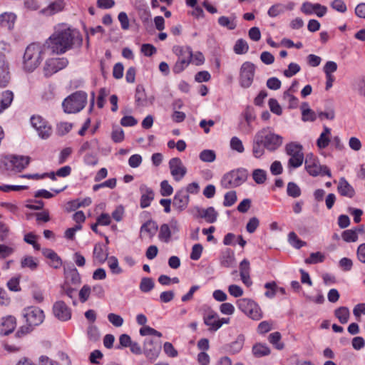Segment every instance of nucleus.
<instances>
[{
    "label": "nucleus",
    "instance_id": "f257e3e1",
    "mask_svg": "<svg viewBox=\"0 0 365 365\" xmlns=\"http://www.w3.org/2000/svg\"><path fill=\"white\" fill-rule=\"evenodd\" d=\"M80 33L76 29H65L55 32L45 42L48 49L53 53H63L70 49L73 44L81 41Z\"/></svg>",
    "mask_w": 365,
    "mask_h": 365
},
{
    "label": "nucleus",
    "instance_id": "f03ea898",
    "mask_svg": "<svg viewBox=\"0 0 365 365\" xmlns=\"http://www.w3.org/2000/svg\"><path fill=\"white\" fill-rule=\"evenodd\" d=\"M48 50V45L45 43L29 44L23 56L22 69L27 73L33 72L41 64Z\"/></svg>",
    "mask_w": 365,
    "mask_h": 365
},
{
    "label": "nucleus",
    "instance_id": "7ed1b4c3",
    "mask_svg": "<svg viewBox=\"0 0 365 365\" xmlns=\"http://www.w3.org/2000/svg\"><path fill=\"white\" fill-rule=\"evenodd\" d=\"M30 163V158L23 155H9L0 160V169L8 175L15 174L24 170Z\"/></svg>",
    "mask_w": 365,
    "mask_h": 365
},
{
    "label": "nucleus",
    "instance_id": "20e7f679",
    "mask_svg": "<svg viewBox=\"0 0 365 365\" xmlns=\"http://www.w3.org/2000/svg\"><path fill=\"white\" fill-rule=\"evenodd\" d=\"M88 96L84 91H76L66 98L62 103L63 110L67 113H76L83 110L87 103Z\"/></svg>",
    "mask_w": 365,
    "mask_h": 365
},
{
    "label": "nucleus",
    "instance_id": "39448f33",
    "mask_svg": "<svg viewBox=\"0 0 365 365\" xmlns=\"http://www.w3.org/2000/svg\"><path fill=\"white\" fill-rule=\"evenodd\" d=\"M173 51L178 56V61L173 68V71L175 73H180L190 63L192 51L190 47L181 46H173Z\"/></svg>",
    "mask_w": 365,
    "mask_h": 365
},
{
    "label": "nucleus",
    "instance_id": "423d86ee",
    "mask_svg": "<svg viewBox=\"0 0 365 365\" xmlns=\"http://www.w3.org/2000/svg\"><path fill=\"white\" fill-rule=\"evenodd\" d=\"M256 134L261 135L263 146L268 150H276L282 145V136L273 133L269 127L261 129Z\"/></svg>",
    "mask_w": 365,
    "mask_h": 365
},
{
    "label": "nucleus",
    "instance_id": "0eeeda50",
    "mask_svg": "<svg viewBox=\"0 0 365 365\" xmlns=\"http://www.w3.org/2000/svg\"><path fill=\"white\" fill-rule=\"evenodd\" d=\"M285 152L290 158L288 160V168L295 169L300 167L304 162V153L302 146L296 142H292L286 145Z\"/></svg>",
    "mask_w": 365,
    "mask_h": 365
},
{
    "label": "nucleus",
    "instance_id": "6e6552de",
    "mask_svg": "<svg viewBox=\"0 0 365 365\" xmlns=\"http://www.w3.org/2000/svg\"><path fill=\"white\" fill-rule=\"evenodd\" d=\"M247 175V171L244 169L233 170L223 175L221 186L226 189L238 187L246 180Z\"/></svg>",
    "mask_w": 365,
    "mask_h": 365
},
{
    "label": "nucleus",
    "instance_id": "1a4fd4ad",
    "mask_svg": "<svg viewBox=\"0 0 365 365\" xmlns=\"http://www.w3.org/2000/svg\"><path fill=\"white\" fill-rule=\"evenodd\" d=\"M237 305L244 314L253 320H259L263 317L259 304L251 299H240L237 301Z\"/></svg>",
    "mask_w": 365,
    "mask_h": 365
},
{
    "label": "nucleus",
    "instance_id": "9d476101",
    "mask_svg": "<svg viewBox=\"0 0 365 365\" xmlns=\"http://www.w3.org/2000/svg\"><path fill=\"white\" fill-rule=\"evenodd\" d=\"M304 166L307 172L313 177L326 175L331 177L330 170L327 165H322L319 160L312 153L307 154L304 160Z\"/></svg>",
    "mask_w": 365,
    "mask_h": 365
},
{
    "label": "nucleus",
    "instance_id": "9b49d317",
    "mask_svg": "<svg viewBox=\"0 0 365 365\" xmlns=\"http://www.w3.org/2000/svg\"><path fill=\"white\" fill-rule=\"evenodd\" d=\"M255 66L250 62L243 63L240 69L239 83L244 88H250L254 81Z\"/></svg>",
    "mask_w": 365,
    "mask_h": 365
},
{
    "label": "nucleus",
    "instance_id": "f8f14e48",
    "mask_svg": "<svg viewBox=\"0 0 365 365\" xmlns=\"http://www.w3.org/2000/svg\"><path fill=\"white\" fill-rule=\"evenodd\" d=\"M31 125L41 139H48L52 134V128L47 120L40 115H33Z\"/></svg>",
    "mask_w": 365,
    "mask_h": 365
},
{
    "label": "nucleus",
    "instance_id": "ddd939ff",
    "mask_svg": "<svg viewBox=\"0 0 365 365\" xmlns=\"http://www.w3.org/2000/svg\"><path fill=\"white\" fill-rule=\"evenodd\" d=\"M22 314L26 324L34 327L40 325L45 318L43 312L36 307H29L24 309Z\"/></svg>",
    "mask_w": 365,
    "mask_h": 365
},
{
    "label": "nucleus",
    "instance_id": "4468645a",
    "mask_svg": "<svg viewBox=\"0 0 365 365\" xmlns=\"http://www.w3.org/2000/svg\"><path fill=\"white\" fill-rule=\"evenodd\" d=\"M68 63V60L65 58H53L46 60L43 66L44 75L47 77L52 76L66 68Z\"/></svg>",
    "mask_w": 365,
    "mask_h": 365
},
{
    "label": "nucleus",
    "instance_id": "2eb2a0df",
    "mask_svg": "<svg viewBox=\"0 0 365 365\" xmlns=\"http://www.w3.org/2000/svg\"><path fill=\"white\" fill-rule=\"evenodd\" d=\"M169 168L172 176L176 181L181 180L187 173L186 168L178 158H173L170 160Z\"/></svg>",
    "mask_w": 365,
    "mask_h": 365
},
{
    "label": "nucleus",
    "instance_id": "dca6fc26",
    "mask_svg": "<svg viewBox=\"0 0 365 365\" xmlns=\"http://www.w3.org/2000/svg\"><path fill=\"white\" fill-rule=\"evenodd\" d=\"M190 197L184 190H178L173 199V206L178 212L184 211L188 206Z\"/></svg>",
    "mask_w": 365,
    "mask_h": 365
},
{
    "label": "nucleus",
    "instance_id": "f3484780",
    "mask_svg": "<svg viewBox=\"0 0 365 365\" xmlns=\"http://www.w3.org/2000/svg\"><path fill=\"white\" fill-rule=\"evenodd\" d=\"M54 316L62 322H66L71 318V309L63 301H57L53 306Z\"/></svg>",
    "mask_w": 365,
    "mask_h": 365
},
{
    "label": "nucleus",
    "instance_id": "a211bd4d",
    "mask_svg": "<svg viewBox=\"0 0 365 365\" xmlns=\"http://www.w3.org/2000/svg\"><path fill=\"white\" fill-rule=\"evenodd\" d=\"M11 79L9 63L6 55L0 52V87H6Z\"/></svg>",
    "mask_w": 365,
    "mask_h": 365
},
{
    "label": "nucleus",
    "instance_id": "6ab92c4d",
    "mask_svg": "<svg viewBox=\"0 0 365 365\" xmlns=\"http://www.w3.org/2000/svg\"><path fill=\"white\" fill-rule=\"evenodd\" d=\"M300 9L301 11L306 15L315 14L319 17L324 16L327 11L326 6L311 2H304Z\"/></svg>",
    "mask_w": 365,
    "mask_h": 365
},
{
    "label": "nucleus",
    "instance_id": "aec40b11",
    "mask_svg": "<svg viewBox=\"0 0 365 365\" xmlns=\"http://www.w3.org/2000/svg\"><path fill=\"white\" fill-rule=\"evenodd\" d=\"M157 230L158 225L156 222L153 220H148L140 227V237L143 240H150L155 236Z\"/></svg>",
    "mask_w": 365,
    "mask_h": 365
},
{
    "label": "nucleus",
    "instance_id": "412c9836",
    "mask_svg": "<svg viewBox=\"0 0 365 365\" xmlns=\"http://www.w3.org/2000/svg\"><path fill=\"white\" fill-rule=\"evenodd\" d=\"M218 314L213 310H208L203 315L204 324L209 327L211 331H216L220 328V324L218 322Z\"/></svg>",
    "mask_w": 365,
    "mask_h": 365
},
{
    "label": "nucleus",
    "instance_id": "4be33fe9",
    "mask_svg": "<svg viewBox=\"0 0 365 365\" xmlns=\"http://www.w3.org/2000/svg\"><path fill=\"white\" fill-rule=\"evenodd\" d=\"M16 327V318L13 316H6L0 319V334L8 335L13 332Z\"/></svg>",
    "mask_w": 365,
    "mask_h": 365
},
{
    "label": "nucleus",
    "instance_id": "5701e85b",
    "mask_svg": "<svg viewBox=\"0 0 365 365\" xmlns=\"http://www.w3.org/2000/svg\"><path fill=\"white\" fill-rule=\"evenodd\" d=\"M140 192V207L145 208L150 206L154 199V192L152 188L145 184H141L139 187Z\"/></svg>",
    "mask_w": 365,
    "mask_h": 365
},
{
    "label": "nucleus",
    "instance_id": "b1692460",
    "mask_svg": "<svg viewBox=\"0 0 365 365\" xmlns=\"http://www.w3.org/2000/svg\"><path fill=\"white\" fill-rule=\"evenodd\" d=\"M135 103L139 107H147L153 103V97L148 98L140 86H138L135 91Z\"/></svg>",
    "mask_w": 365,
    "mask_h": 365
},
{
    "label": "nucleus",
    "instance_id": "393cba45",
    "mask_svg": "<svg viewBox=\"0 0 365 365\" xmlns=\"http://www.w3.org/2000/svg\"><path fill=\"white\" fill-rule=\"evenodd\" d=\"M337 191L341 196L349 198H352L355 195L354 187L344 178H341L339 180Z\"/></svg>",
    "mask_w": 365,
    "mask_h": 365
},
{
    "label": "nucleus",
    "instance_id": "a878e982",
    "mask_svg": "<svg viewBox=\"0 0 365 365\" xmlns=\"http://www.w3.org/2000/svg\"><path fill=\"white\" fill-rule=\"evenodd\" d=\"M65 6L66 3L63 0H56L51 3L46 8L41 10V13L47 16H53L62 11Z\"/></svg>",
    "mask_w": 365,
    "mask_h": 365
},
{
    "label": "nucleus",
    "instance_id": "bb28decb",
    "mask_svg": "<svg viewBox=\"0 0 365 365\" xmlns=\"http://www.w3.org/2000/svg\"><path fill=\"white\" fill-rule=\"evenodd\" d=\"M143 353L150 359L157 358L159 353V348L154 346V342L151 339H145L143 342Z\"/></svg>",
    "mask_w": 365,
    "mask_h": 365
},
{
    "label": "nucleus",
    "instance_id": "cd10ccee",
    "mask_svg": "<svg viewBox=\"0 0 365 365\" xmlns=\"http://www.w3.org/2000/svg\"><path fill=\"white\" fill-rule=\"evenodd\" d=\"M45 257L49 259V265L54 269H58L62 265V260L60 257L53 250L51 249H45L42 251Z\"/></svg>",
    "mask_w": 365,
    "mask_h": 365
},
{
    "label": "nucleus",
    "instance_id": "c85d7f7f",
    "mask_svg": "<svg viewBox=\"0 0 365 365\" xmlns=\"http://www.w3.org/2000/svg\"><path fill=\"white\" fill-rule=\"evenodd\" d=\"M220 264L225 267H232L235 264V253L230 249H226L222 252L220 258Z\"/></svg>",
    "mask_w": 365,
    "mask_h": 365
},
{
    "label": "nucleus",
    "instance_id": "c756f323",
    "mask_svg": "<svg viewBox=\"0 0 365 365\" xmlns=\"http://www.w3.org/2000/svg\"><path fill=\"white\" fill-rule=\"evenodd\" d=\"M64 274L67 281L72 284L77 285L81 283V276L77 269L73 266L64 268Z\"/></svg>",
    "mask_w": 365,
    "mask_h": 365
},
{
    "label": "nucleus",
    "instance_id": "7c9ffc66",
    "mask_svg": "<svg viewBox=\"0 0 365 365\" xmlns=\"http://www.w3.org/2000/svg\"><path fill=\"white\" fill-rule=\"evenodd\" d=\"M14 99V94L10 91H5L0 93V113L8 108Z\"/></svg>",
    "mask_w": 365,
    "mask_h": 365
},
{
    "label": "nucleus",
    "instance_id": "2f4dec72",
    "mask_svg": "<svg viewBox=\"0 0 365 365\" xmlns=\"http://www.w3.org/2000/svg\"><path fill=\"white\" fill-rule=\"evenodd\" d=\"M264 148L261 135L255 134L252 143L253 155L257 158H260L264 154Z\"/></svg>",
    "mask_w": 365,
    "mask_h": 365
},
{
    "label": "nucleus",
    "instance_id": "473e14b6",
    "mask_svg": "<svg viewBox=\"0 0 365 365\" xmlns=\"http://www.w3.org/2000/svg\"><path fill=\"white\" fill-rule=\"evenodd\" d=\"M38 260L32 256H25L21 260V267L34 271L38 266Z\"/></svg>",
    "mask_w": 365,
    "mask_h": 365
},
{
    "label": "nucleus",
    "instance_id": "72a5a7b5",
    "mask_svg": "<svg viewBox=\"0 0 365 365\" xmlns=\"http://www.w3.org/2000/svg\"><path fill=\"white\" fill-rule=\"evenodd\" d=\"M331 129L328 127H324L323 132L320 134L317 141V146L321 148H327L330 142Z\"/></svg>",
    "mask_w": 365,
    "mask_h": 365
},
{
    "label": "nucleus",
    "instance_id": "f704fd0d",
    "mask_svg": "<svg viewBox=\"0 0 365 365\" xmlns=\"http://www.w3.org/2000/svg\"><path fill=\"white\" fill-rule=\"evenodd\" d=\"M334 316L341 324H346L350 317V311L346 307H340L334 310Z\"/></svg>",
    "mask_w": 365,
    "mask_h": 365
},
{
    "label": "nucleus",
    "instance_id": "c9c22d12",
    "mask_svg": "<svg viewBox=\"0 0 365 365\" xmlns=\"http://www.w3.org/2000/svg\"><path fill=\"white\" fill-rule=\"evenodd\" d=\"M245 343V336L240 334L237 336L236 339L228 345V351L231 354L239 353Z\"/></svg>",
    "mask_w": 365,
    "mask_h": 365
},
{
    "label": "nucleus",
    "instance_id": "e433bc0d",
    "mask_svg": "<svg viewBox=\"0 0 365 365\" xmlns=\"http://www.w3.org/2000/svg\"><path fill=\"white\" fill-rule=\"evenodd\" d=\"M218 213L213 207H209L202 210L201 219H204L208 223H214L217 219Z\"/></svg>",
    "mask_w": 365,
    "mask_h": 365
},
{
    "label": "nucleus",
    "instance_id": "4c0bfd02",
    "mask_svg": "<svg viewBox=\"0 0 365 365\" xmlns=\"http://www.w3.org/2000/svg\"><path fill=\"white\" fill-rule=\"evenodd\" d=\"M301 109L303 121H314L316 120V113L309 108L307 103L302 104Z\"/></svg>",
    "mask_w": 365,
    "mask_h": 365
},
{
    "label": "nucleus",
    "instance_id": "58836bf2",
    "mask_svg": "<svg viewBox=\"0 0 365 365\" xmlns=\"http://www.w3.org/2000/svg\"><path fill=\"white\" fill-rule=\"evenodd\" d=\"M325 260V255L321 252H312L309 257L304 259L307 264L322 263Z\"/></svg>",
    "mask_w": 365,
    "mask_h": 365
},
{
    "label": "nucleus",
    "instance_id": "ea45409f",
    "mask_svg": "<svg viewBox=\"0 0 365 365\" xmlns=\"http://www.w3.org/2000/svg\"><path fill=\"white\" fill-rule=\"evenodd\" d=\"M159 240L164 242H169L171 237V230L168 224H163L160 227Z\"/></svg>",
    "mask_w": 365,
    "mask_h": 365
},
{
    "label": "nucleus",
    "instance_id": "a19ab883",
    "mask_svg": "<svg viewBox=\"0 0 365 365\" xmlns=\"http://www.w3.org/2000/svg\"><path fill=\"white\" fill-rule=\"evenodd\" d=\"M108 257V254L100 245H96L93 250V257L99 263H103Z\"/></svg>",
    "mask_w": 365,
    "mask_h": 365
},
{
    "label": "nucleus",
    "instance_id": "79ce46f5",
    "mask_svg": "<svg viewBox=\"0 0 365 365\" xmlns=\"http://www.w3.org/2000/svg\"><path fill=\"white\" fill-rule=\"evenodd\" d=\"M108 266L110 269V272L114 274H119L123 272V269L119 266L118 260V259L114 257H110L108 259Z\"/></svg>",
    "mask_w": 365,
    "mask_h": 365
},
{
    "label": "nucleus",
    "instance_id": "37998d69",
    "mask_svg": "<svg viewBox=\"0 0 365 365\" xmlns=\"http://www.w3.org/2000/svg\"><path fill=\"white\" fill-rule=\"evenodd\" d=\"M199 158L205 163H212L216 159V154L212 150L205 149L200 153Z\"/></svg>",
    "mask_w": 365,
    "mask_h": 365
},
{
    "label": "nucleus",
    "instance_id": "c03bdc74",
    "mask_svg": "<svg viewBox=\"0 0 365 365\" xmlns=\"http://www.w3.org/2000/svg\"><path fill=\"white\" fill-rule=\"evenodd\" d=\"M253 354L257 357H261L268 355L270 352L269 349L265 344H257L252 348Z\"/></svg>",
    "mask_w": 365,
    "mask_h": 365
},
{
    "label": "nucleus",
    "instance_id": "a18cd8bd",
    "mask_svg": "<svg viewBox=\"0 0 365 365\" xmlns=\"http://www.w3.org/2000/svg\"><path fill=\"white\" fill-rule=\"evenodd\" d=\"M288 242L294 248L299 249L306 245V242L301 240L295 232H291L288 235Z\"/></svg>",
    "mask_w": 365,
    "mask_h": 365
},
{
    "label": "nucleus",
    "instance_id": "49530a36",
    "mask_svg": "<svg viewBox=\"0 0 365 365\" xmlns=\"http://www.w3.org/2000/svg\"><path fill=\"white\" fill-rule=\"evenodd\" d=\"M230 147L231 150L239 153H242L245 151V147L243 145L242 141L236 136H234L230 139Z\"/></svg>",
    "mask_w": 365,
    "mask_h": 365
},
{
    "label": "nucleus",
    "instance_id": "de8ad7c7",
    "mask_svg": "<svg viewBox=\"0 0 365 365\" xmlns=\"http://www.w3.org/2000/svg\"><path fill=\"white\" fill-rule=\"evenodd\" d=\"M154 286L155 283L153 279L144 277L141 279L139 287L143 292L146 293L151 291L154 288Z\"/></svg>",
    "mask_w": 365,
    "mask_h": 365
},
{
    "label": "nucleus",
    "instance_id": "09e8293b",
    "mask_svg": "<svg viewBox=\"0 0 365 365\" xmlns=\"http://www.w3.org/2000/svg\"><path fill=\"white\" fill-rule=\"evenodd\" d=\"M341 237L346 242H354L358 240V233L356 230H346L342 232Z\"/></svg>",
    "mask_w": 365,
    "mask_h": 365
},
{
    "label": "nucleus",
    "instance_id": "8fccbe9b",
    "mask_svg": "<svg viewBox=\"0 0 365 365\" xmlns=\"http://www.w3.org/2000/svg\"><path fill=\"white\" fill-rule=\"evenodd\" d=\"M287 192L289 196L296 198L301 195V189L296 183L290 182L287 184Z\"/></svg>",
    "mask_w": 365,
    "mask_h": 365
},
{
    "label": "nucleus",
    "instance_id": "3c124183",
    "mask_svg": "<svg viewBox=\"0 0 365 365\" xmlns=\"http://www.w3.org/2000/svg\"><path fill=\"white\" fill-rule=\"evenodd\" d=\"M252 178L256 183L262 184L267 178L266 171L262 169H255L253 170Z\"/></svg>",
    "mask_w": 365,
    "mask_h": 365
},
{
    "label": "nucleus",
    "instance_id": "603ef678",
    "mask_svg": "<svg viewBox=\"0 0 365 365\" xmlns=\"http://www.w3.org/2000/svg\"><path fill=\"white\" fill-rule=\"evenodd\" d=\"M237 201V194L235 191H230L225 193L224 196L223 205L225 207H230Z\"/></svg>",
    "mask_w": 365,
    "mask_h": 365
},
{
    "label": "nucleus",
    "instance_id": "864d4df0",
    "mask_svg": "<svg viewBox=\"0 0 365 365\" xmlns=\"http://www.w3.org/2000/svg\"><path fill=\"white\" fill-rule=\"evenodd\" d=\"M249 48L247 43L243 39H239L235 43L234 51L237 54H243L247 52Z\"/></svg>",
    "mask_w": 365,
    "mask_h": 365
},
{
    "label": "nucleus",
    "instance_id": "5fc2aeb1",
    "mask_svg": "<svg viewBox=\"0 0 365 365\" xmlns=\"http://www.w3.org/2000/svg\"><path fill=\"white\" fill-rule=\"evenodd\" d=\"M17 20L16 14L6 11L0 15V23H14Z\"/></svg>",
    "mask_w": 365,
    "mask_h": 365
},
{
    "label": "nucleus",
    "instance_id": "6e6d98bb",
    "mask_svg": "<svg viewBox=\"0 0 365 365\" xmlns=\"http://www.w3.org/2000/svg\"><path fill=\"white\" fill-rule=\"evenodd\" d=\"M281 339V334L279 332H273L269 336V341L277 349H282L283 344L279 342Z\"/></svg>",
    "mask_w": 365,
    "mask_h": 365
},
{
    "label": "nucleus",
    "instance_id": "4d7b16f0",
    "mask_svg": "<svg viewBox=\"0 0 365 365\" xmlns=\"http://www.w3.org/2000/svg\"><path fill=\"white\" fill-rule=\"evenodd\" d=\"M276 283L274 282H267L264 284V288L267 289L264 293V296L269 299H272L277 294Z\"/></svg>",
    "mask_w": 365,
    "mask_h": 365
},
{
    "label": "nucleus",
    "instance_id": "13d9d810",
    "mask_svg": "<svg viewBox=\"0 0 365 365\" xmlns=\"http://www.w3.org/2000/svg\"><path fill=\"white\" fill-rule=\"evenodd\" d=\"M108 321L115 327H120L123 324V319L118 314L110 313L108 315Z\"/></svg>",
    "mask_w": 365,
    "mask_h": 365
},
{
    "label": "nucleus",
    "instance_id": "bf43d9fd",
    "mask_svg": "<svg viewBox=\"0 0 365 365\" xmlns=\"http://www.w3.org/2000/svg\"><path fill=\"white\" fill-rule=\"evenodd\" d=\"M91 292V288L88 284H84L79 292V299L81 302H86Z\"/></svg>",
    "mask_w": 365,
    "mask_h": 365
},
{
    "label": "nucleus",
    "instance_id": "052dcab7",
    "mask_svg": "<svg viewBox=\"0 0 365 365\" xmlns=\"http://www.w3.org/2000/svg\"><path fill=\"white\" fill-rule=\"evenodd\" d=\"M173 192V187L168 183L167 180H163L160 183V194L163 196H170Z\"/></svg>",
    "mask_w": 365,
    "mask_h": 365
},
{
    "label": "nucleus",
    "instance_id": "680f3d73",
    "mask_svg": "<svg viewBox=\"0 0 365 365\" xmlns=\"http://www.w3.org/2000/svg\"><path fill=\"white\" fill-rule=\"evenodd\" d=\"M203 247L200 244H195L192 246L190 258L192 260H198L202 255Z\"/></svg>",
    "mask_w": 365,
    "mask_h": 365
},
{
    "label": "nucleus",
    "instance_id": "e2e57ef3",
    "mask_svg": "<svg viewBox=\"0 0 365 365\" xmlns=\"http://www.w3.org/2000/svg\"><path fill=\"white\" fill-rule=\"evenodd\" d=\"M300 71V67L295 63H291L288 66V68L284 71V74L286 77L290 78L295 75Z\"/></svg>",
    "mask_w": 365,
    "mask_h": 365
},
{
    "label": "nucleus",
    "instance_id": "0e129e2a",
    "mask_svg": "<svg viewBox=\"0 0 365 365\" xmlns=\"http://www.w3.org/2000/svg\"><path fill=\"white\" fill-rule=\"evenodd\" d=\"M353 314L356 320L359 321L361 315H365V303H359L353 309Z\"/></svg>",
    "mask_w": 365,
    "mask_h": 365
},
{
    "label": "nucleus",
    "instance_id": "69168bd1",
    "mask_svg": "<svg viewBox=\"0 0 365 365\" xmlns=\"http://www.w3.org/2000/svg\"><path fill=\"white\" fill-rule=\"evenodd\" d=\"M259 225V220L253 217L250 219L248 221L247 225H246V230L249 233H253L255 232V230L257 229Z\"/></svg>",
    "mask_w": 365,
    "mask_h": 365
},
{
    "label": "nucleus",
    "instance_id": "338daca9",
    "mask_svg": "<svg viewBox=\"0 0 365 365\" xmlns=\"http://www.w3.org/2000/svg\"><path fill=\"white\" fill-rule=\"evenodd\" d=\"M111 138L115 143H120L123 141L124 139L123 130L120 128L113 129L111 133Z\"/></svg>",
    "mask_w": 365,
    "mask_h": 365
},
{
    "label": "nucleus",
    "instance_id": "774afa93",
    "mask_svg": "<svg viewBox=\"0 0 365 365\" xmlns=\"http://www.w3.org/2000/svg\"><path fill=\"white\" fill-rule=\"evenodd\" d=\"M142 163V157L138 154L132 155L128 159V165L133 168H136Z\"/></svg>",
    "mask_w": 365,
    "mask_h": 365
}]
</instances>
